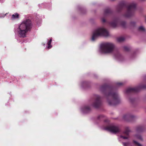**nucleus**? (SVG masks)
Segmentation results:
<instances>
[{
	"mask_svg": "<svg viewBox=\"0 0 146 146\" xmlns=\"http://www.w3.org/2000/svg\"><path fill=\"white\" fill-rule=\"evenodd\" d=\"M100 90L106 97L110 105H115L120 103L119 95L117 93L114 92L113 87L105 84L101 86Z\"/></svg>",
	"mask_w": 146,
	"mask_h": 146,
	"instance_id": "f257e3e1",
	"label": "nucleus"
},
{
	"mask_svg": "<svg viewBox=\"0 0 146 146\" xmlns=\"http://www.w3.org/2000/svg\"><path fill=\"white\" fill-rule=\"evenodd\" d=\"M100 50L102 53H113L115 58L119 61H122L123 57L116 48L114 44L111 42H106L102 44L100 46Z\"/></svg>",
	"mask_w": 146,
	"mask_h": 146,
	"instance_id": "f03ea898",
	"label": "nucleus"
},
{
	"mask_svg": "<svg viewBox=\"0 0 146 146\" xmlns=\"http://www.w3.org/2000/svg\"><path fill=\"white\" fill-rule=\"evenodd\" d=\"M32 27L31 22L29 19L24 21L18 27L17 31L18 35L21 37L26 36V34Z\"/></svg>",
	"mask_w": 146,
	"mask_h": 146,
	"instance_id": "7ed1b4c3",
	"label": "nucleus"
},
{
	"mask_svg": "<svg viewBox=\"0 0 146 146\" xmlns=\"http://www.w3.org/2000/svg\"><path fill=\"white\" fill-rule=\"evenodd\" d=\"M109 35V33L107 30L103 27H99L93 31L91 40L94 41L99 36H107Z\"/></svg>",
	"mask_w": 146,
	"mask_h": 146,
	"instance_id": "20e7f679",
	"label": "nucleus"
},
{
	"mask_svg": "<svg viewBox=\"0 0 146 146\" xmlns=\"http://www.w3.org/2000/svg\"><path fill=\"white\" fill-rule=\"evenodd\" d=\"M136 4L134 2L131 3L127 7V11L123 15L124 17L129 18L133 15L136 9Z\"/></svg>",
	"mask_w": 146,
	"mask_h": 146,
	"instance_id": "39448f33",
	"label": "nucleus"
},
{
	"mask_svg": "<svg viewBox=\"0 0 146 146\" xmlns=\"http://www.w3.org/2000/svg\"><path fill=\"white\" fill-rule=\"evenodd\" d=\"M103 129L114 133H116L120 131L119 127L113 124L108 125L107 126L103 127Z\"/></svg>",
	"mask_w": 146,
	"mask_h": 146,
	"instance_id": "423d86ee",
	"label": "nucleus"
},
{
	"mask_svg": "<svg viewBox=\"0 0 146 146\" xmlns=\"http://www.w3.org/2000/svg\"><path fill=\"white\" fill-rule=\"evenodd\" d=\"M142 88H146V85L139 86L135 88H128L126 89L125 91V93L126 94H129L131 93L136 92H138L140 89Z\"/></svg>",
	"mask_w": 146,
	"mask_h": 146,
	"instance_id": "0eeeda50",
	"label": "nucleus"
},
{
	"mask_svg": "<svg viewBox=\"0 0 146 146\" xmlns=\"http://www.w3.org/2000/svg\"><path fill=\"white\" fill-rule=\"evenodd\" d=\"M95 100L92 104V106L95 108L100 107L101 105V102L100 97L98 95H95L94 96Z\"/></svg>",
	"mask_w": 146,
	"mask_h": 146,
	"instance_id": "6e6552de",
	"label": "nucleus"
},
{
	"mask_svg": "<svg viewBox=\"0 0 146 146\" xmlns=\"http://www.w3.org/2000/svg\"><path fill=\"white\" fill-rule=\"evenodd\" d=\"M123 118L125 120L128 121H132L136 118V117L130 114H127L124 115Z\"/></svg>",
	"mask_w": 146,
	"mask_h": 146,
	"instance_id": "1a4fd4ad",
	"label": "nucleus"
},
{
	"mask_svg": "<svg viewBox=\"0 0 146 146\" xmlns=\"http://www.w3.org/2000/svg\"><path fill=\"white\" fill-rule=\"evenodd\" d=\"M130 131L129 128L128 127H126L125 129V131L123 132V134L125 135L126 136L121 135L120 136V138L124 139H127L128 138L129 133Z\"/></svg>",
	"mask_w": 146,
	"mask_h": 146,
	"instance_id": "9d476101",
	"label": "nucleus"
},
{
	"mask_svg": "<svg viewBox=\"0 0 146 146\" xmlns=\"http://www.w3.org/2000/svg\"><path fill=\"white\" fill-rule=\"evenodd\" d=\"M81 111L83 113H88L90 112L91 109L88 106H85L82 107L81 109Z\"/></svg>",
	"mask_w": 146,
	"mask_h": 146,
	"instance_id": "9b49d317",
	"label": "nucleus"
},
{
	"mask_svg": "<svg viewBox=\"0 0 146 146\" xmlns=\"http://www.w3.org/2000/svg\"><path fill=\"white\" fill-rule=\"evenodd\" d=\"M119 22V20L118 18H115L113 19V21L111 22L110 24L111 27H115L117 26Z\"/></svg>",
	"mask_w": 146,
	"mask_h": 146,
	"instance_id": "f8f14e48",
	"label": "nucleus"
},
{
	"mask_svg": "<svg viewBox=\"0 0 146 146\" xmlns=\"http://www.w3.org/2000/svg\"><path fill=\"white\" fill-rule=\"evenodd\" d=\"M126 7V6L125 3H120L117 5V10L118 11H119L122 9Z\"/></svg>",
	"mask_w": 146,
	"mask_h": 146,
	"instance_id": "ddd939ff",
	"label": "nucleus"
},
{
	"mask_svg": "<svg viewBox=\"0 0 146 146\" xmlns=\"http://www.w3.org/2000/svg\"><path fill=\"white\" fill-rule=\"evenodd\" d=\"M145 129V127L142 125H139L136 127V131L137 132L140 133L143 131Z\"/></svg>",
	"mask_w": 146,
	"mask_h": 146,
	"instance_id": "4468645a",
	"label": "nucleus"
},
{
	"mask_svg": "<svg viewBox=\"0 0 146 146\" xmlns=\"http://www.w3.org/2000/svg\"><path fill=\"white\" fill-rule=\"evenodd\" d=\"M111 13V11L110 9L109 8L106 9L104 11V15L106 16L110 14Z\"/></svg>",
	"mask_w": 146,
	"mask_h": 146,
	"instance_id": "2eb2a0df",
	"label": "nucleus"
},
{
	"mask_svg": "<svg viewBox=\"0 0 146 146\" xmlns=\"http://www.w3.org/2000/svg\"><path fill=\"white\" fill-rule=\"evenodd\" d=\"M135 138L140 140L141 141H143V138L139 134H136L134 136Z\"/></svg>",
	"mask_w": 146,
	"mask_h": 146,
	"instance_id": "dca6fc26",
	"label": "nucleus"
},
{
	"mask_svg": "<svg viewBox=\"0 0 146 146\" xmlns=\"http://www.w3.org/2000/svg\"><path fill=\"white\" fill-rule=\"evenodd\" d=\"M19 17V15L17 13H15L12 15L11 19L14 20Z\"/></svg>",
	"mask_w": 146,
	"mask_h": 146,
	"instance_id": "f3484780",
	"label": "nucleus"
},
{
	"mask_svg": "<svg viewBox=\"0 0 146 146\" xmlns=\"http://www.w3.org/2000/svg\"><path fill=\"white\" fill-rule=\"evenodd\" d=\"M117 40L118 42H121L124 40L125 38L123 37H120L118 38Z\"/></svg>",
	"mask_w": 146,
	"mask_h": 146,
	"instance_id": "a211bd4d",
	"label": "nucleus"
},
{
	"mask_svg": "<svg viewBox=\"0 0 146 146\" xmlns=\"http://www.w3.org/2000/svg\"><path fill=\"white\" fill-rule=\"evenodd\" d=\"M133 143L134 145L136 146H142V145L138 143L137 141L134 140H133Z\"/></svg>",
	"mask_w": 146,
	"mask_h": 146,
	"instance_id": "6ab92c4d",
	"label": "nucleus"
},
{
	"mask_svg": "<svg viewBox=\"0 0 146 146\" xmlns=\"http://www.w3.org/2000/svg\"><path fill=\"white\" fill-rule=\"evenodd\" d=\"M138 30L139 31L141 32H144L145 31V29L144 28L143 26H141L138 28Z\"/></svg>",
	"mask_w": 146,
	"mask_h": 146,
	"instance_id": "aec40b11",
	"label": "nucleus"
},
{
	"mask_svg": "<svg viewBox=\"0 0 146 146\" xmlns=\"http://www.w3.org/2000/svg\"><path fill=\"white\" fill-rule=\"evenodd\" d=\"M51 41L52 39L51 38L47 42V44L48 45V48H51L52 46V45H51Z\"/></svg>",
	"mask_w": 146,
	"mask_h": 146,
	"instance_id": "412c9836",
	"label": "nucleus"
},
{
	"mask_svg": "<svg viewBox=\"0 0 146 146\" xmlns=\"http://www.w3.org/2000/svg\"><path fill=\"white\" fill-rule=\"evenodd\" d=\"M124 84L123 82H117L116 83V86L117 87H120L123 85Z\"/></svg>",
	"mask_w": 146,
	"mask_h": 146,
	"instance_id": "4be33fe9",
	"label": "nucleus"
},
{
	"mask_svg": "<svg viewBox=\"0 0 146 146\" xmlns=\"http://www.w3.org/2000/svg\"><path fill=\"white\" fill-rule=\"evenodd\" d=\"M124 50L126 51H129L130 50L131 48L130 47L127 46H124Z\"/></svg>",
	"mask_w": 146,
	"mask_h": 146,
	"instance_id": "5701e85b",
	"label": "nucleus"
},
{
	"mask_svg": "<svg viewBox=\"0 0 146 146\" xmlns=\"http://www.w3.org/2000/svg\"><path fill=\"white\" fill-rule=\"evenodd\" d=\"M104 116L103 115H100L98 117V119L99 120H103L104 118Z\"/></svg>",
	"mask_w": 146,
	"mask_h": 146,
	"instance_id": "b1692460",
	"label": "nucleus"
},
{
	"mask_svg": "<svg viewBox=\"0 0 146 146\" xmlns=\"http://www.w3.org/2000/svg\"><path fill=\"white\" fill-rule=\"evenodd\" d=\"M121 25L123 27H125L126 26V23L125 21H122L121 22Z\"/></svg>",
	"mask_w": 146,
	"mask_h": 146,
	"instance_id": "393cba45",
	"label": "nucleus"
},
{
	"mask_svg": "<svg viewBox=\"0 0 146 146\" xmlns=\"http://www.w3.org/2000/svg\"><path fill=\"white\" fill-rule=\"evenodd\" d=\"M87 84V82L86 81L82 82L81 83L82 86V87H83L84 86H86Z\"/></svg>",
	"mask_w": 146,
	"mask_h": 146,
	"instance_id": "a878e982",
	"label": "nucleus"
},
{
	"mask_svg": "<svg viewBox=\"0 0 146 146\" xmlns=\"http://www.w3.org/2000/svg\"><path fill=\"white\" fill-rule=\"evenodd\" d=\"M130 27H134L135 25V23L134 22H131L130 24Z\"/></svg>",
	"mask_w": 146,
	"mask_h": 146,
	"instance_id": "bb28decb",
	"label": "nucleus"
},
{
	"mask_svg": "<svg viewBox=\"0 0 146 146\" xmlns=\"http://www.w3.org/2000/svg\"><path fill=\"white\" fill-rule=\"evenodd\" d=\"M135 100V99H129V101L130 102H131V103H133V102Z\"/></svg>",
	"mask_w": 146,
	"mask_h": 146,
	"instance_id": "cd10ccee",
	"label": "nucleus"
},
{
	"mask_svg": "<svg viewBox=\"0 0 146 146\" xmlns=\"http://www.w3.org/2000/svg\"><path fill=\"white\" fill-rule=\"evenodd\" d=\"M102 22L103 23H104L106 22V20L104 18H102Z\"/></svg>",
	"mask_w": 146,
	"mask_h": 146,
	"instance_id": "c85d7f7f",
	"label": "nucleus"
},
{
	"mask_svg": "<svg viewBox=\"0 0 146 146\" xmlns=\"http://www.w3.org/2000/svg\"><path fill=\"white\" fill-rule=\"evenodd\" d=\"M5 0H0V2L1 3L3 2Z\"/></svg>",
	"mask_w": 146,
	"mask_h": 146,
	"instance_id": "c756f323",
	"label": "nucleus"
},
{
	"mask_svg": "<svg viewBox=\"0 0 146 146\" xmlns=\"http://www.w3.org/2000/svg\"><path fill=\"white\" fill-rule=\"evenodd\" d=\"M5 15H3V16H2V17L0 16V17H4L5 16Z\"/></svg>",
	"mask_w": 146,
	"mask_h": 146,
	"instance_id": "7c9ffc66",
	"label": "nucleus"
},
{
	"mask_svg": "<svg viewBox=\"0 0 146 146\" xmlns=\"http://www.w3.org/2000/svg\"><path fill=\"white\" fill-rule=\"evenodd\" d=\"M145 20L146 22V16L145 17Z\"/></svg>",
	"mask_w": 146,
	"mask_h": 146,
	"instance_id": "2f4dec72",
	"label": "nucleus"
},
{
	"mask_svg": "<svg viewBox=\"0 0 146 146\" xmlns=\"http://www.w3.org/2000/svg\"><path fill=\"white\" fill-rule=\"evenodd\" d=\"M134 54H133L132 56H134Z\"/></svg>",
	"mask_w": 146,
	"mask_h": 146,
	"instance_id": "473e14b6",
	"label": "nucleus"
},
{
	"mask_svg": "<svg viewBox=\"0 0 146 146\" xmlns=\"http://www.w3.org/2000/svg\"><path fill=\"white\" fill-rule=\"evenodd\" d=\"M108 123V124H109V123Z\"/></svg>",
	"mask_w": 146,
	"mask_h": 146,
	"instance_id": "72a5a7b5",
	"label": "nucleus"
}]
</instances>
